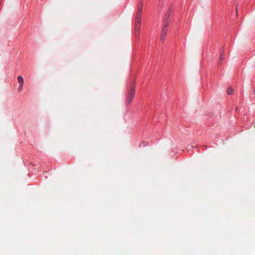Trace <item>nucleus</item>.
I'll return each instance as SVG.
<instances>
[{"label":"nucleus","mask_w":255,"mask_h":255,"mask_svg":"<svg viewBox=\"0 0 255 255\" xmlns=\"http://www.w3.org/2000/svg\"><path fill=\"white\" fill-rule=\"evenodd\" d=\"M174 12V7L172 4H170L168 10L163 17V26L160 31V41L164 43L168 31V27L171 22V18Z\"/></svg>","instance_id":"nucleus-1"},{"label":"nucleus","mask_w":255,"mask_h":255,"mask_svg":"<svg viewBox=\"0 0 255 255\" xmlns=\"http://www.w3.org/2000/svg\"><path fill=\"white\" fill-rule=\"evenodd\" d=\"M238 109V107H237V108H236V111H237Z\"/></svg>","instance_id":"nucleus-12"},{"label":"nucleus","mask_w":255,"mask_h":255,"mask_svg":"<svg viewBox=\"0 0 255 255\" xmlns=\"http://www.w3.org/2000/svg\"><path fill=\"white\" fill-rule=\"evenodd\" d=\"M142 11L137 10L135 14V24H140L141 21V16Z\"/></svg>","instance_id":"nucleus-3"},{"label":"nucleus","mask_w":255,"mask_h":255,"mask_svg":"<svg viewBox=\"0 0 255 255\" xmlns=\"http://www.w3.org/2000/svg\"><path fill=\"white\" fill-rule=\"evenodd\" d=\"M254 94H255V90H254Z\"/></svg>","instance_id":"nucleus-13"},{"label":"nucleus","mask_w":255,"mask_h":255,"mask_svg":"<svg viewBox=\"0 0 255 255\" xmlns=\"http://www.w3.org/2000/svg\"><path fill=\"white\" fill-rule=\"evenodd\" d=\"M140 24H135V35L136 39H139L140 36Z\"/></svg>","instance_id":"nucleus-4"},{"label":"nucleus","mask_w":255,"mask_h":255,"mask_svg":"<svg viewBox=\"0 0 255 255\" xmlns=\"http://www.w3.org/2000/svg\"><path fill=\"white\" fill-rule=\"evenodd\" d=\"M238 8L237 7H236V11H237Z\"/></svg>","instance_id":"nucleus-14"},{"label":"nucleus","mask_w":255,"mask_h":255,"mask_svg":"<svg viewBox=\"0 0 255 255\" xmlns=\"http://www.w3.org/2000/svg\"><path fill=\"white\" fill-rule=\"evenodd\" d=\"M143 2L142 0L139 1L137 4V10L142 11Z\"/></svg>","instance_id":"nucleus-6"},{"label":"nucleus","mask_w":255,"mask_h":255,"mask_svg":"<svg viewBox=\"0 0 255 255\" xmlns=\"http://www.w3.org/2000/svg\"><path fill=\"white\" fill-rule=\"evenodd\" d=\"M207 148V146H205L203 150L206 149Z\"/></svg>","instance_id":"nucleus-11"},{"label":"nucleus","mask_w":255,"mask_h":255,"mask_svg":"<svg viewBox=\"0 0 255 255\" xmlns=\"http://www.w3.org/2000/svg\"><path fill=\"white\" fill-rule=\"evenodd\" d=\"M135 80L130 83L128 89V92L126 96V105H129L131 104L132 100L135 95Z\"/></svg>","instance_id":"nucleus-2"},{"label":"nucleus","mask_w":255,"mask_h":255,"mask_svg":"<svg viewBox=\"0 0 255 255\" xmlns=\"http://www.w3.org/2000/svg\"><path fill=\"white\" fill-rule=\"evenodd\" d=\"M23 84H19V87L17 89V91L18 92H19V93L21 92V91L23 88Z\"/></svg>","instance_id":"nucleus-10"},{"label":"nucleus","mask_w":255,"mask_h":255,"mask_svg":"<svg viewBox=\"0 0 255 255\" xmlns=\"http://www.w3.org/2000/svg\"><path fill=\"white\" fill-rule=\"evenodd\" d=\"M148 144L149 143L148 142H146V141H142L140 143V144H139V146H147L148 145Z\"/></svg>","instance_id":"nucleus-9"},{"label":"nucleus","mask_w":255,"mask_h":255,"mask_svg":"<svg viewBox=\"0 0 255 255\" xmlns=\"http://www.w3.org/2000/svg\"><path fill=\"white\" fill-rule=\"evenodd\" d=\"M227 93L229 95H231L234 93V89L232 87H230L227 89Z\"/></svg>","instance_id":"nucleus-7"},{"label":"nucleus","mask_w":255,"mask_h":255,"mask_svg":"<svg viewBox=\"0 0 255 255\" xmlns=\"http://www.w3.org/2000/svg\"><path fill=\"white\" fill-rule=\"evenodd\" d=\"M17 81L19 84H23L24 80L21 76H18L17 77Z\"/></svg>","instance_id":"nucleus-8"},{"label":"nucleus","mask_w":255,"mask_h":255,"mask_svg":"<svg viewBox=\"0 0 255 255\" xmlns=\"http://www.w3.org/2000/svg\"><path fill=\"white\" fill-rule=\"evenodd\" d=\"M224 52V47H221L220 50V57H219V61H218L219 64H222V62L223 60Z\"/></svg>","instance_id":"nucleus-5"}]
</instances>
